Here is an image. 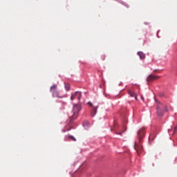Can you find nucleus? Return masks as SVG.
<instances>
[{
	"mask_svg": "<svg viewBox=\"0 0 177 177\" xmlns=\"http://www.w3.org/2000/svg\"><path fill=\"white\" fill-rule=\"evenodd\" d=\"M97 111V106H93V111H91V115L93 117H95V114H96Z\"/></svg>",
	"mask_w": 177,
	"mask_h": 177,
	"instance_id": "7",
	"label": "nucleus"
},
{
	"mask_svg": "<svg viewBox=\"0 0 177 177\" xmlns=\"http://www.w3.org/2000/svg\"><path fill=\"white\" fill-rule=\"evenodd\" d=\"M88 104L89 106H91V107H93V104H92L91 102H88Z\"/></svg>",
	"mask_w": 177,
	"mask_h": 177,
	"instance_id": "12",
	"label": "nucleus"
},
{
	"mask_svg": "<svg viewBox=\"0 0 177 177\" xmlns=\"http://www.w3.org/2000/svg\"><path fill=\"white\" fill-rule=\"evenodd\" d=\"M56 89H57V85H56V84H53L50 87V91L53 92V96L54 97H62V96H60V95H59V92H57V91H56Z\"/></svg>",
	"mask_w": 177,
	"mask_h": 177,
	"instance_id": "2",
	"label": "nucleus"
},
{
	"mask_svg": "<svg viewBox=\"0 0 177 177\" xmlns=\"http://www.w3.org/2000/svg\"><path fill=\"white\" fill-rule=\"evenodd\" d=\"M136 100H138V95H136V96H134Z\"/></svg>",
	"mask_w": 177,
	"mask_h": 177,
	"instance_id": "15",
	"label": "nucleus"
},
{
	"mask_svg": "<svg viewBox=\"0 0 177 177\" xmlns=\"http://www.w3.org/2000/svg\"><path fill=\"white\" fill-rule=\"evenodd\" d=\"M134 148L138 154L139 153H142V151H143V147H142V145L138 144V142H136Z\"/></svg>",
	"mask_w": 177,
	"mask_h": 177,
	"instance_id": "5",
	"label": "nucleus"
},
{
	"mask_svg": "<svg viewBox=\"0 0 177 177\" xmlns=\"http://www.w3.org/2000/svg\"><path fill=\"white\" fill-rule=\"evenodd\" d=\"M67 91H70V84H67Z\"/></svg>",
	"mask_w": 177,
	"mask_h": 177,
	"instance_id": "13",
	"label": "nucleus"
},
{
	"mask_svg": "<svg viewBox=\"0 0 177 177\" xmlns=\"http://www.w3.org/2000/svg\"><path fill=\"white\" fill-rule=\"evenodd\" d=\"M129 95H130L131 97H135L137 94L133 91H129Z\"/></svg>",
	"mask_w": 177,
	"mask_h": 177,
	"instance_id": "9",
	"label": "nucleus"
},
{
	"mask_svg": "<svg viewBox=\"0 0 177 177\" xmlns=\"http://www.w3.org/2000/svg\"><path fill=\"white\" fill-rule=\"evenodd\" d=\"M157 110H158V115H159V117H161V115H162V112L159 109H158Z\"/></svg>",
	"mask_w": 177,
	"mask_h": 177,
	"instance_id": "11",
	"label": "nucleus"
},
{
	"mask_svg": "<svg viewBox=\"0 0 177 177\" xmlns=\"http://www.w3.org/2000/svg\"><path fill=\"white\" fill-rule=\"evenodd\" d=\"M145 128L142 127L140 129L139 131H138V138L140 143H142V139L145 138Z\"/></svg>",
	"mask_w": 177,
	"mask_h": 177,
	"instance_id": "3",
	"label": "nucleus"
},
{
	"mask_svg": "<svg viewBox=\"0 0 177 177\" xmlns=\"http://www.w3.org/2000/svg\"><path fill=\"white\" fill-rule=\"evenodd\" d=\"M118 135H122V132L117 133Z\"/></svg>",
	"mask_w": 177,
	"mask_h": 177,
	"instance_id": "16",
	"label": "nucleus"
},
{
	"mask_svg": "<svg viewBox=\"0 0 177 177\" xmlns=\"http://www.w3.org/2000/svg\"><path fill=\"white\" fill-rule=\"evenodd\" d=\"M160 78V76H155L153 75H149L147 77V82H151L152 81H154L156 80H158Z\"/></svg>",
	"mask_w": 177,
	"mask_h": 177,
	"instance_id": "6",
	"label": "nucleus"
},
{
	"mask_svg": "<svg viewBox=\"0 0 177 177\" xmlns=\"http://www.w3.org/2000/svg\"><path fill=\"white\" fill-rule=\"evenodd\" d=\"M81 92L76 91L75 93H72L71 95V100L73 102L75 99H78V100H81Z\"/></svg>",
	"mask_w": 177,
	"mask_h": 177,
	"instance_id": "4",
	"label": "nucleus"
},
{
	"mask_svg": "<svg viewBox=\"0 0 177 177\" xmlns=\"http://www.w3.org/2000/svg\"><path fill=\"white\" fill-rule=\"evenodd\" d=\"M141 99H142V100H145V98L143 97V96H141Z\"/></svg>",
	"mask_w": 177,
	"mask_h": 177,
	"instance_id": "17",
	"label": "nucleus"
},
{
	"mask_svg": "<svg viewBox=\"0 0 177 177\" xmlns=\"http://www.w3.org/2000/svg\"><path fill=\"white\" fill-rule=\"evenodd\" d=\"M177 131V126L176 127H174V132Z\"/></svg>",
	"mask_w": 177,
	"mask_h": 177,
	"instance_id": "14",
	"label": "nucleus"
},
{
	"mask_svg": "<svg viewBox=\"0 0 177 177\" xmlns=\"http://www.w3.org/2000/svg\"><path fill=\"white\" fill-rule=\"evenodd\" d=\"M138 55L140 57V58L142 59H145L146 57V55H145V53H143V52L139 51L138 53Z\"/></svg>",
	"mask_w": 177,
	"mask_h": 177,
	"instance_id": "8",
	"label": "nucleus"
},
{
	"mask_svg": "<svg viewBox=\"0 0 177 177\" xmlns=\"http://www.w3.org/2000/svg\"><path fill=\"white\" fill-rule=\"evenodd\" d=\"M80 111H81V105L75 104L72 111V115L69 116V122L71 124L74 121V120H77V117H78Z\"/></svg>",
	"mask_w": 177,
	"mask_h": 177,
	"instance_id": "1",
	"label": "nucleus"
},
{
	"mask_svg": "<svg viewBox=\"0 0 177 177\" xmlns=\"http://www.w3.org/2000/svg\"><path fill=\"white\" fill-rule=\"evenodd\" d=\"M68 139H71V140H73V142H75L77 140L75 139V138L73 136H68Z\"/></svg>",
	"mask_w": 177,
	"mask_h": 177,
	"instance_id": "10",
	"label": "nucleus"
}]
</instances>
